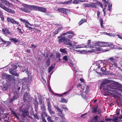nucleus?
I'll return each mask as SVG.
<instances>
[{"label": "nucleus", "mask_w": 122, "mask_h": 122, "mask_svg": "<svg viewBox=\"0 0 122 122\" xmlns=\"http://www.w3.org/2000/svg\"><path fill=\"white\" fill-rule=\"evenodd\" d=\"M2 32L4 34H10L11 35V34H10V32H9V31L8 30L6 29H3L2 30Z\"/></svg>", "instance_id": "25"}, {"label": "nucleus", "mask_w": 122, "mask_h": 122, "mask_svg": "<svg viewBox=\"0 0 122 122\" xmlns=\"http://www.w3.org/2000/svg\"><path fill=\"white\" fill-rule=\"evenodd\" d=\"M89 89V88L88 86L86 87V90L85 91V92L86 93H87L88 92V91Z\"/></svg>", "instance_id": "50"}, {"label": "nucleus", "mask_w": 122, "mask_h": 122, "mask_svg": "<svg viewBox=\"0 0 122 122\" xmlns=\"http://www.w3.org/2000/svg\"><path fill=\"white\" fill-rule=\"evenodd\" d=\"M107 63L105 61H97L96 63L94 69L97 70L104 66H107Z\"/></svg>", "instance_id": "4"}, {"label": "nucleus", "mask_w": 122, "mask_h": 122, "mask_svg": "<svg viewBox=\"0 0 122 122\" xmlns=\"http://www.w3.org/2000/svg\"><path fill=\"white\" fill-rule=\"evenodd\" d=\"M28 78L29 80V81L30 82L31 81V76H30V75H28Z\"/></svg>", "instance_id": "62"}, {"label": "nucleus", "mask_w": 122, "mask_h": 122, "mask_svg": "<svg viewBox=\"0 0 122 122\" xmlns=\"http://www.w3.org/2000/svg\"><path fill=\"white\" fill-rule=\"evenodd\" d=\"M2 76L3 78L5 79L8 81H10L11 80L12 78L11 76L5 73H3L2 74Z\"/></svg>", "instance_id": "8"}, {"label": "nucleus", "mask_w": 122, "mask_h": 122, "mask_svg": "<svg viewBox=\"0 0 122 122\" xmlns=\"http://www.w3.org/2000/svg\"><path fill=\"white\" fill-rule=\"evenodd\" d=\"M112 46H108L109 47H111L112 48H115L116 49H119V50H122V47L120 46H119L118 45H113L112 43Z\"/></svg>", "instance_id": "14"}, {"label": "nucleus", "mask_w": 122, "mask_h": 122, "mask_svg": "<svg viewBox=\"0 0 122 122\" xmlns=\"http://www.w3.org/2000/svg\"><path fill=\"white\" fill-rule=\"evenodd\" d=\"M60 101L62 102H64L67 103V100H66L64 98H61Z\"/></svg>", "instance_id": "39"}, {"label": "nucleus", "mask_w": 122, "mask_h": 122, "mask_svg": "<svg viewBox=\"0 0 122 122\" xmlns=\"http://www.w3.org/2000/svg\"><path fill=\"white\" fill-rule=\"evenodd\" d=\"M37 11L45 12H46V9L45 8L38 6Z\"/></svg>", "instance_id": "15"}, {"label": "nucleus", "mask_w": 122, "mask_h": 122, "mask_svg": "<svg viewBox=\"0 0 122 122\" xmlns=\"http://www.w3.org/2000/svg\"><path fill=\"white\" fill-rule=\"evenodd\" d=\"M11 113L12 114L14 115L17 118H18V117L17 114L14 112L13 111H12Z\"/></svg>", "instance_id": "41"}, {"label": "nucleus", "mask_w": 122, "mask_h": 122, "mask_svg": "<svg viewBox=\"0 0 122 122\" xmlns=\"http://www.w3.org/2000/svg\"><path fill=\"white\" fill-rule=\"evenodd\" d=\"M85 0H74L72 2L74 4H77L80 2H85Z\"/></svg>", "instance_id": "17"}, {"label": "nucleus", "mask_w": 122, "mask_h": 122, "mask_svg": "<svg viewBox=\"0 0 122 122\" xmlns=\"http://www.w3.org/2000/svg\"><path fill=\"white\" fill-rule=\"evenodd\" d=\"M80 80L82 82L84 83V81L83 79L82 78H80Z\"/></svg>", "instance_id": "58"}, {"label": "nucleus", "mask_w": 122, "mask_h": 122, "mask_svg": "<svg viewBox=\"0 0 122 122\" xmlns=\"http://www.w3.org/2000/svg\"><path fill=\"white\" fill-rule=\"evenodd\" d=\"M97 16L98 18H99V15H100V12L99 11H97Z\"/></svg>", "instance_id": "56"}, {"label": "nucleus", "mask_w": 122, "mask_h": 122, "mask_svg": "<svg viewBox=\"0 0 122 122\" xmlns=\"http://www.w3.org/2000/svg\"><path fill=\"white\" fill-rule=\"evenodd\" d=\"M117 36H118V37L120 39L122 40V37L121 36L118 34H117Z\"/></svg>", "instance_id": "64"}, {"label": "nucleus", "mask_w": 122, "mask_h": 122, "mask_svg": "<svg viewBox=\"0 0 122 122\" xmlns=\"http://www.w3.org/2000/svg\"><path fill=\"white\" fill-rule=\"evenodd\" d=\"M118 89L121 92H122V86H120L119 87H118Z\"/></svg>", "instance_id": "57"}, {"label": "nucleus", "mask_w": 122, "mask_h": 122, "mask_svg": "<svg viewBox=\"0 0 122 122\" xmlns=\"http://www.w3.org/2000/svg\"><path fill=\"white\" fill-rule=\"evenodd\" d=\"M112 81L108 79H105L102 83L100 87V89L102 91L105 92V95H109V92L111 91L113 92L116 91L114 90L116 88V86L117 82L114 81L112 82L110 85H107V83H110Z\"/></svg>", "instance_id": "2"}, {"label": "nucleus", "mask_w": 122, "mask_h": 122, "mask_svg": "<svg viewBox=\"0 0 122 122\" xmlns=\"http://www.w3.org/2000/svg\"><path fill=\"white\" fill-rule=\"evenodd\" d=\"M44 114L45 115V116H46V117H47V114H46V113L45 112H44L43 113V114H42V117L43 115H44ZM42 121H43L42 122H47L46 121V120L45 119L44 117H42Z\"/></svg>", "instance_id": "33"}, {"label": "nucleus", "mask_w": 122, "mask_h": 122, "mask_svg": "<svg viewBox=\"0 0 122 122\" xmlns=\"http://www.w3.org/2000/svg\"><path fill=\"white\" fill-rule=\"evenodd\" d=\"M118 117H114L113 119H112V121H115L117 120L118 119Z\"/></svg>", "instance_id": "47"}, {"label": "nucleus", "mask_w": 122, "mask_h": 122, "mask_svg": "<svg viewBox=\"0 0 122 122\" xmlns=\"http://www.w3.org/2000/svg\"><path fill=\"white\" fill-rule=\"evenodd\" d=\"M1 41L2 42H3L5 44L7 45V46L9 45L10 43L9 41H4V40L1 39Z\"/></svg>", "instance_id": "31"}, {"label": "nucleus", "mask_w": 122, "mask_h": 122, "mask_svg": "<svg viewBox=\"0 0 122 122\" xmlns=\"http://www.w3.org/2000/svg\"><path fill=\"white\" fill-rule=\"evenodd\" d=\"M17 29V30L19 31V32L21 34H23V32L22 31L21 29H20L19 28H18Z\"/></svg>", "instance_id": "53"}, {"label": "nucleus", "mask_w": 122, "mask_h": 122, "mask_svg": "<svg viewBox=\"0 0 122 122\" xmlns=\"http://www.w3.org/2000/svg\"><path fill=\"white\" fill-rule=\"evenodd\" d=\"M29 89H28L27 91L24 94L23 98V100L24 102H26L30 97L29 95Z\"/></svg>", "instance_id": "10"}, {"label": "nucleus", "mask_w": 122, "mask_h": 122, "mask_svg": "<svg viewBox=\"0 0 122 122\" xmlns=\"http://www.w3.org/2000/svg\"><path fill=\"white\" fill-rule=\"evenodd\" d=\"M17 94H15L13 97V98L10 101V102H11L13 101L16 99L17 98Z\"/></svg>", "instance_id": "28"}, {"label": "nucleus", "mask_w": 122, "mask_h": 122, "mask_svg": "<svg viewBox=\"0 0 122 122\" xmlns=\"http://www.w3.org/2000/svg\"><path fill=\"white\" fill-rule=\"evenodd\" d=\"M83 6L85 7H90L89 3H85L83 4Z\"/></svg>", "instance_id": "42"}, {"label": "nucleus", "mask_w": 122, "mask_h": 122, "mask_svg": "<svg viewBox=\"0 0 122 122\" xmlns=\"http://www.w3.org/2000/svg\"><path fill=\"white\" fill-rule=\"evenodd\" d=\"M67 55H65L63 56V59L66 61L68 60V56Z\"/></svg>", "instance_id": "40"}, {"label": "nucleus", "mask_w": 122, "mask_h": 122, "mask_svg": "<svg viewBox=\"0 0 122 122\" xmlns=\"http://www.w3.org/2000/svg\"><path fill=\"white\" fill-rule=\"evenodd\" d=\"M48 110L49 111V112L50 113V114L51 115H52L53 114H55V112L53 111L51 109H50V110Z\"/></svg>", "instance_id": "37"}, {"label": "nucleus", "mask_w": 122, "mask_h": 122, "mask_svg": "<svg viewBox=\"0 0 122 122\" xmlns=\"http://www.w3.org/2000/svg\"><path fill=\"white\" fill-rule=\"evenodd\" d=\"M108 60L110 61H109V64L110 68H112V66L117 67V64L116 63L117 61L116 57H115L110 58Z\"/></svg>", "instance_id": "5"}, {"label": "nucleus", "mask_w": 122, "mask_h": 122, "mask_svg": "<svg viewBox=\"0 0 122 122\" xmlns=\"http://www.w3.org/2000/svg\"><path fill=\"white\" fill-rule=\"evenodd\" d=\"M17 68V66L16 64L14 65V67L11 69H9V72L12 75H14L15 76H18L19 74H18L15 69H16Z\"/></svg>", "instance_id": "7"}, {"label": "nucleus", "mask_w": 122, "mask_h": 122, "mask_svg": "<svg viewBox=\"0 0 122 122\" xmlns=\"http://www.w3.org/2000/svg\"><path fill=\"white\" fill-rule=\"evenodd\" d=\"M3 4L11 8H13L14 5L6 0H0Z\"/></svg>", "instance_id": "12"}, {"label": "nucleus", "mask_w": 122, "mask_h": 122, "mask_svg": "<svg viewBox=\"0 0 122 122\" xmlns=\"http://www.w3.org/2000/svg\"><path fill=\"white\" fill-rule=\"evenodd\" d=\"M34 104L36 107L37 108L38 106V103L37 101L36 100H35L34 102Z\"/></svg>", "instance_id": "46"}, {"label": "nucleus", "mask_w": 122, "mask_h": 122, "mask_svg": "<svg viewBox=\"0 0 122 122\" xmlns=\"http://www.w3.org/2000/svg\"><path fill=\"white\" fill-rule=\"evenodd\" d=\"M47 119L49 122H55L52 120V117L50 116H48L47 118Z\"/></svg>", "instance_id": "30"}, {"label": "nucleus", "mask_w": 122, "mask_h": 122, "mask_svg": "<svg viewBox=\"0 0 122 122\" xmlns=\"http://www.w3.org/2000/svg\"><path fill=\"white\" fill-rule=\"evenodd\" d=\"M87 21L86 19L84 18L82 19L78 23V24L79 25H80L83 23L86 22Z\"/></svg>", "instance_id": "19"}, {"label": "nucleus", "mask_w": 122, "mask_h": 122, "mask_svg": "<svg viewBox=\"0 0 122 122\" xmlns=\"http://www.w3.org/2000/svg\"><path fill=\"white\" fill-rule=\"evenodd\" d=\"M97 107L93 109V112L96 113L97 112Z\"/></svg>", "instance_id": "51"}, {"label": "nucleus", "mask_w": 122, "mask_h": 122, "mask_svg": "<svg viewBox=\"0 0 122 122\" xmlns=\"http://www.w3.org/2000/svg\"><path fill=\"white\" fill-rule=\"evenodd\" d=\"M91 40H89L88 41L87 43V45H80L81 46H82L81 47H90V46L87 47V46H89L91 44L90 42Z\"/></svg>", "instance_id": "22"}, {"label": "nucleus", "mask_w": 122, "mask_h": 122, "mask_svg": "<svg viewBox=\"0 0 122 122\" xmlns=\"http://www.w3.org/2000/svg\"><path fill=\"white\" fill-rule=\"evenodd\" d=\"M71 34L74 35V33L73 31H69L66 33H64L61 35V36H59L58 37V39L60 38L58 40L59 42H61L62 41L64 42V44L67 45V47H69V48L71 49L76 51L79 52V53H81V51H77L75 50V49L80 48L82 46L81 45H76V43L74 41L71 42L70 40L67 39V37L66 35L67 34Z\"/></svg>", "instance_id": "1"}, {"label": "nucleus", "mask_w": 122, "mask_h": 122, "mask_svg": "<svg viewBox=\"0 0 122 122\" xmlns=\"http://www.w3.org/2000/svg\"><path fill=\"white\" fill-rule=\"evenodd\" d=\"M19 9L22 11L26 12L29 13L30 12V10H29L27 9H25V7L20 8H19Z\"/></svg>", "instance_id": "21"}, {"label": "nucleus", "mask_w": 122, "mask_h": 122, "mask_svg": "<svg viewBox=\"0 0 122 122\" xmlns=\"http://www.w3.org/2000/svg\"><path fill=\"white\" fill-rule=\"evenodd\" d=\"M112 45V43L109 44L108 43L102 42L101 41L93 42L90 46V47L92 48L91 50L89 51L90 52H94L98 51H102L101 48L100 47L104 46L108 47V46Z\"/></svg>", "instance_id": "3"}, {"label": "nucleus", "mask_w": 122, "mask_h": 122, "mask_svg": "<svg viewBox=\"0 0 122 122\" xmlns=\"http://www.w3.org/2000/svg\"><path fill=\"white\" fill-rule=\"evenodd\" d=\"M42 107H41V109L43 110H44L45 109V107L43 105V104H42Z\"/></svg>", "instance_id": "61"}, {"label": "nucleus", "mask_w": 122, "mask_h": 122, "mask_svg": "<svg viewBox=\"0 0 122 122\" xmlns=\"http://www.w3.org/2000/svg\"><path fill=\"white\" fill-rule=\"evenodd\" d=\"M20 20L21 21L25 22V23L29 25L30 26H31V24H30V23L27 20H26L25 19H23L22 18L20 19Z\"/></svg>", "instance_id": "23"}, {"label": "nucleus", "mask_w": 122, "mask_h": 122, "mask_svg": "<svg viewBox=\"0 0 122 122\" xmlns=\"http://www.w3.org/2000/svg\"><path fill=\"white\" fill-rule=\"evenodd\" d=\"M58 115L59 116H60L62 118H63L64 115L62 113H58Z\"/></svg>", "instance_id": "52"}, {"label": "nucleus", "mask_w": 122, "mask_h": 122, "mask_svg": "<svg viewBox=\"0 0 122 122\" xmlns=\"http://www.w3.org/2000/svg\"><path fill=\"white\" fill-rule=\"evenodd\" d=\"M54 107L56 109L60 112L61 113H62L63 110L59 107H58V106H54Z\"/></svg>", "instance_id": "26"}, {"label": "nucleus", "mask_w": 122, "mask_h": 122, "mask_svg": "<svg viewBox=\"0 0 122 122\" xmlns=\"http://www.w3.org/2000/svg\"><path fill=\"white\" fill-rule=\"evenodd\" d=\"M25 66H23V67H22V68H23V69L22 70V71L23 72L25 71V72L27 74L28 73V71L27 70L26 68L25 69H24L25 68Z\"/></svg>", "instance_id": "35"}, {"label": "nucleus", "mask_w": 122, "mask_h": 122, "mask_svg": "<svg viewBox=\"0 0 122 122\" xmlns=\"http://www.w3.org/2000/svg\"><path fill=\"white\" fill-rule=\"evenodd\" d=\"M100 21L101 22V27L102 28H103V20L101 18H100Z\"/></svg>", "instance_id": "45"}, {"label": "nucleus", "mask_w": 122, "mask_h": 122, "mask_svg": "<svg viewBox=\"0 0 122 122\" xmlns=\"http://www.w3.org/2000/svg\"><path fill=\"white\" fill-rule=\"evenodd\" d=\"M96 3H97V5H99L102 8V5L100 2L98 1Z\"/></svg>", "instance_id": "43"}, {"label": "nucleus", "mask_w": 122, "mask_h": 122, "mask_svg": "<svg viewBox=\"0 0 122 122\" xmlns=\"http://www.w3.org/2000/svg\"><path fill=\"white\" fill-rule=\"evenodd\" d=\"M7 20L8 22H10L13 24H16L19 26H21V25L19 23V22L12 18L8 17L7 19Z\"/></svg>", "instance_id": "11"}, {"label": "nucleus", "mask_w": 122, "mask_h": 122, "mask_svg": "<svg viewBox=\"0 0 122 122\" xmlns=\"http://www.w3.org/2000/svg\"><path fill=\"white\" fill-rule=\"evenodd\" d=\"M90 7L96 8L97 4L94 2H90L89 3Z\"/></svg>", "instance_id": "16"}, {"label": "nucleus", "mask_w": 122, "mask_h": 122, "mask_svg": "<svg viewBox=\"0 0 122 122\" xmlns=\"http://www.w3.org/2000/svg\"><path fill=\"white\" fill-rule=\"evenodd\" d=\"M74 35L71 34H67L66 35V36L67 37V39L68 38H72L73 36V35H75L74 33Z\"/></svg>", "instance_id": "32"}, {"label": "nucleus", "mask_w": 122, "mask_h": 122, "mask_svg": "<svg viewBox=\"0 0 122 122\" xmlns=\"http://www.w3.org/2000/svg\"><path fill=\"white\" fill-rule=\"evenodd\" d=\"M24 6L26 8H28L30 10H38V6L29 5H25Z\"/></svg>", "instance_id": "9"}, {"label": "nucleus", "mask_w": 122, "mask_h": 122, "mask_svg": "<svg viewBox=\"0 0 122 122\" xmlns=\"http://www.w3.org/2000/svg\"><path fill=\"white\" fill-rule=\"evenodd\" d=\"M0 17L1 18L2 20L3 21H4V17L3 15V14H2V15H1V16H0Z\"/></svg>", "instance_id": "54"}, {"label": "nucleus", "mask_w": 122, "mask_h": 122, "mask_svg": "<svg viewBox=\"0 0 122 122\" xmlns=\"http://www.w3.org/2000/svg\"><path fill=\"white\" fill-rule=\"evenodd\" d=\"M3 89L4 90H6L8 88V85L6 83L3 86Z\"/></svg>", "instance_id": "34"}, {"label": "nucleus", "mask_w": 122, "mask_h": 122, "mask_svg": "<svg viewBox=\"0 0 122 122\" xmlns=\"http://www.w3.org/2000/svg\"><path fill=\"white\" fill-rule=\"evenodd\" d=\"M27 5V4H23V5H22L24 7H25V9H27L28 10H30V9H29V8H26V7L24 6V5Z\"/></svg>", "instance_id": "63"}, {"label": "nucleus", "mask_w": 122, "mask_h": 122, "mask_svg": "<svg viewBox=\"0 0 122 122\" xmlns=\"http://www.w3.org/2000/svg\"><path fill=\"white\" fill-rule=\"evenodd\" d=\"M112 119L107 118L105 119V120L107 121H112Z\"/></svg>", "instance_id": "60"}, {"label": "nucleus", "mask_w": 122, "mask_h": 122, "mask_svg": "<svg viewBox=\"0 0 122 122\" xmlns=\"http://www.w3.org/2000/svg\"><path fill=\"white\" fill-rule=\"evenodd\" d=\"M61 29L59 28V29H56L54 31V34L56 35L58 33V30H60Z\"/></svg>", "instance_id": "48"}, {"label": "nucleus", "mask_w": 122, "mask_h": 122, "mask_svg": "<svg viewBox=\"0 0 122 122\" xmlns=\"http://www.w3.org/2000/svg\"><path fill=\"white\" fill-rule=\"evenodd\" d=\"M77 87L80 89L81 92V93L80 95L82 96V94L83 92V90L85 88V87L84 85H81L80 83H79L77 85Z\"/></svg>", "instance_id": "13"}, {"label": "nucleus", "mask_w": 122, "mask_h": 122, "mask_svg": "<svg viewBox=\"0 0 122 122\" xmlns=\"http://www.w3.org/2000/svg\"><path fill=\"white\" fill-rule=\"evenodd\" d=\"M58 10L59 11L63 13H66V10L65 8H59L58 9Z\"/></svg>", "instance_id": "20"}, {"label": "nucleus", "mask_w": 122, "mask_h": 122, "mask_svg": "<svg viewBox=\"0 0 122 122\" xmlns=\"http://www.w3.org/2000/svg\"><path fill=\"white\" fill-rule=\"evenodd\" d=\"M86 114H87L86 113H85L84 114H83L82 115H81V117H82V118H84L85 117V116L86 115Z\"/></svg>", "instance_id": "59"}, {"label": "nucleus", "mask_w": 122, "mask_h": 122, "mask_svg": "<svg viewBox=\"0 0 122 122\" xmlns=\"http://www.w3.org/2000/svg\"><path fill=\"white\" fill-rule=\"evenodd\" d=\"M36 47V46L35 45L33 44H31L29 46V48H35Z\"/></svg>", "instance_id": "49"}, {"label": "nucleus", "mask_w": 122, "mask_h": 122, "mask_svg": "<svg viewBox=\"0 0 122 122\" xmlns=\"http://www.w3.org/2000/svg\"><path fill=\"white\" fill-rule=\"evenodd\" d=\"M106 66H104L101 68V70L104 73V74H106L107 72L106 70L107 69L106 67Z\"/></svg>", "instance_id": "24"}, {"label": "nucleus", "mask_w": 122, "mask_h": 122, "mask_svg": "<svg viewBox=\"0 0 122 122\" xmlns=\"http://www.w3.org/2000/svg\"><path fill=\"white\" fill-rule=\"evenodd\" d=\"M50 64V62L49 60H47L46 62V65L47 66H48Z\"/></svg>", "instance_id": "55"}, {"label": "nucleus", "mask_w": 122, "mask_h": 122, "mask_svg": "<svg viewBox=\"0 0 122 122\" xmlns=\"http://www.w3.org/2000/svg\"><path fill=\"white\" fill-rule=\"evenodd\" d=\"M69 91H68L66 92H64L63 93H62L61 94H57L56 93H55V94H54V95L55 96H56V95H57L59 96H62L63 95H65L66 94H67L69 92Z\"/></svg>", "instance_id": "29"}, {"label": "nucleus", "mask_w": 122, "mask_h": 122, "mask_svg": "<svg viewBox=\"0 0 122 122\" xmlns=\"http://www.w3.org/2000/svg\"><path fill=\"white\" fill-rule=\"evenodd\" d=\"M48 110L51 109V103L50 102H48Z\"/></svg>", "instance_id": "44"}, {"label": "nucleus", "mask_w": 122, "mask_h": 122, "mask_svg": "<svg viewBox=\"0 0 122 122\" xmlns=\"http://www.w3.org/2000/svg\"><path fill=\"white\" fill-rule=\"evenodd\" d=\"M54 68V67L53 66L50 67L48 69V72L50 73L52 70Z\"/></svg>", "instance_id": "36"}, {"label": "nucleus", "mask_w": 122, "mask_h": 122, "mask_svg": "<svg viewBox=\"0 0 122 122\" xmlns=\"http://www.w3.org/2000/svg\"><path fill=\"white\" fill-rule=\"evenodd\" d=\"M23 106L20 109V115L21 116L25 117V116L28 115L29 113L28 112V108L26 107L25 109H24L23 110H22V108L23 107Z\"/></svg>", "instance_id": "6"}, {"label": "nucleus", "mask_w": 122, "mask_h": 122, "mask_svg": "<svg viewBox=\"0 0 122 122\" xmlns=\"http://www.w3.org/2000/svg\"><path fill=\"white\" fill-rule=\"evenodd\" d=\"M10 40L11 41H13L14 43L19 42V40L15 38H12L10 39Z\"/></svg>", "instance_id": "27"}, {"label": "nucleus", "mask_w": 122, "mask_h": 122, "mask_svg": "<svg viewBox=\"0 0 122 122\" xmlns=\"http://www.w3.org/2000/svg\"><path fill=\"white\" fill-rule=\"evenodd\" d=\"M61 108L63 109H64L66 111L68 110V109L64 105H62L61 106Z\"/></svg>", "instance_id": "38"}, {"label": "nucleus", "mask_w": 122, "mask_h": 122, "mask_svg": "<svg viewBox=\"0 0 122 122\" xmlns=\"http://www.w3.org/2000/svg\"><path fill=\"white\" fill-rule=\"evenodd\" d=\"M60 51L61 52L62 55H67V51L65 49H60Z\"/></svg>", "instance_id": "18"}]
</instances>
